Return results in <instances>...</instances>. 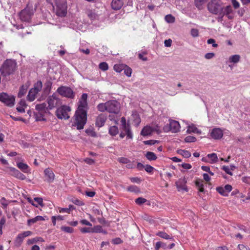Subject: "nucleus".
<instances>
[{"label":"nucleus","instance_id":"obj_1","mask_svg":"<svg viewBox=\"0 0 250 250\" xmlns=\"http://www.w3.org/2000/svg\"><path fill=\"white\" fill-rule=\"evenodd\" d=\"M17 68L16 61L13 59H6L0 68L1 74L6 77L14 73Z\"/></svg>","mask_w":250,"mask_h":250},{"label":"nucleus","instance_id":"obj_2","mask_svg":"<svg viewBox=\"0 0 250 250\" xmlns=\"http://www.w3.org/2000/svg\"><path fill=\"white\" fill-rule=\"evenodd\" d=\"M75 125L77 129L80 130L83 128L87 121V111L77 109L75 114Z\"/></svg>","mask_w":250,"mask_h":250},{"label":"nucleus","instance_id":"obj_3","mask_svg":"<svg viewBox=\"0 0 250 250\" xmlns=\"http://www.w3.org/2000/svg\"><path fill=\"white\" fill-rule=\"evenodd\" d=\"M208 10L212 14L219 15L224 9L221 0H211L207 5Z\"/></svg>","mask_w":250,"mask_h":250},{"label":"nucleus","instance_id":"obj_4","mask_svg":"<svg viewBox=\"0 0 250 250\" xmlns=\"http://www.w3.org/2000/svg\"><path fill=\"white\" fill-rule=\"evenodd\" d=\"M56 6V15L60 17H64L67 13L66 0H54Z\"/></svg>","mask_w":250,"mask_h":250},{"label":"nucleus","instance_id":"obj_5","mask_svg":"<svg viewBox=\"0 0 250 250\" xmlns=\"http://www.w3.org/2000/svg\"><path fill=\"white\" fill-rule=\"evenodd\" d=\"M42 87V82L41 81H38L34 84V87L29 90L27 99L30 102L33 101L35 99L37 94L41 91Z\"/></svg>","mask_w":250,"mask_h":250},{"label":"nucleus","instance_id":"obj_6","mask_svg":"<svg viewBox=\"0 0 250 250\" xmlns=\"http://www.w3.org/2000/svg\"><path fill=\"white\" fill-rule=\"evenodd\" d=\"M70 110L71 108L69 106L62 105L56 110V115L59 119L67 120L70 118L68 113Z\"/></svg>","mask_w":250,"mask_h":250},{"label":"nucleus","instance_id":"obj_7","mask_svg":"<svg viewBox=\"0 0 250 250\" xmlns=\"http://www.w3.org/2000/svg\"><path fill=\"white\" fill-rule=\"evenodd\" d=\"M34 14L33 8L27 6L20 13V19L22 21L29 22Z\"/></svg>","mask_w":250,"mask_h":250},{"label":"nucleus","instance_id":"obj_8","mask_svg":"<svg viewBox=\"0 0 250 250\" xmlns=\"http://www.w3.org/2000/svg\"><path fill=\"white\" fill-rule=\"evenodd\" d=\"M0 101L6 106L13 107L15 104V98L13 95H9L6 93H0Z\"/></svg>","mask_w":250,"mask_h":250},{"label":"nucleus","instance_id":"obj_9","mask_svg":"<svg viewBox=\"0 0 250 250\" xmlns=\"http://www.w3.org/2000/svg\"><path fill=\"white\" fill-rule=\"evenodd\" d=\"M107 111L109 113L118 114L120 109V103L116 100H110L106 102Z\"/></svg>","mask_w":250,"mask_h":250},{"label":"nucleus","instance_id":"obj_10","mask_svg":"<svg viewBox=\"0 0 250 250\" xmlns=\"http://www.w3.org/2000/svg\"><path fill=\"white\" fill-rule=\"evenodd\" d=\"M57 91L61 95L68 98H73L75 96V93L69 87L61 86L57 89Z\"/></svg>","mask_w":250,"mask_h":250},{"label":"nucleus","instance_id":"obj_11","mask_svg":"<svg viewBox=\"0 0 250 250\" xmlns=\"http://www.w3.org/2000/svg\"><path fill=\"white\" fill-rule=\"evenodd\" d=\"M59 99L55 94L49 96L47 99L48 107L49 110H51L58 105Z\"/></svg>","mask_w":250,"mask_h":250},{"label":"nucleus","instance_id":"obj_12","mask_svg":"<svg viewBox=\"0 0 250 250\" xmlns=\"http://www.w3.org/2000/svg\"><path fill=\"white\" fill-rule=\"evenodd\" d=\"M87 94L83 93L79 102V105L77 109L86 110L88 109V104L87 102Z\"/></svg>","mask_w":250,"mask_h":250},{"label":"nucleus","instance_id":"obj_13","mask_svg":"<svg viewBox=\"0 0 250 250\" xmlns=\"http://www.w3.org/2000/svg\"><path fill=\"white\" fill-rule=\"evenodd\" d=\"M107 114L101 113L97 116L95 121V125L97 127H101L103 126L107 120Z\"/></svg>","mask_w":250,"mask_h":250},{"label":"nucleus","instance_id":"obj_14","mask_svg":"<svg viewBox=\"0 0 250 250\" xmlns=\"http://www.w3.org/2000/svg\"><path fill=\"white\" fill-rule=\"evenodd\" d=\"M45 174V180L48 183H52L55 178V175L51 169L49 168H46L44 170Z\"/></svg>","mask_w":250,"mask_h":250},{"label":"nucleus","instance_id":"obj_15","mask_svg":"<svg viewBox=\"0 0 250 250\" xmlns=\"http://www.w3.org/2000/svg\"><path fill=\"white\" fill-rule=\"evenodd\" d=\"M222 130L218 128H213L210 132V136L214 139H221L223 136Z\"/></svg>","mask_w":250,"mask_h":250},{"label":"nucleus","instance_id":"obj_16","mask_svg":"<svg viewBox=\"0 0 250 250\" xmlns=\"http://www.w3.org/2000/svg\"><path fill=\"white\" fill-rule=\"evenodd\" d=\"M11 175L21 180H25L26 176L19 171L18 169L11 167L10 169Z\"/></svg>","mask_w":250,"mask_h":250},{"label":"nucleus","instance_id":"obj_17","mask_svg":"<svg viewBox=\"0 0 250 250\" xmlns=\"http://www.w3.org/2000/svg\"><path fill=\"white\" fill-rule=\"evenodd\" d=\"M36 109L40 112L42 116H43L44 113H47L49 110L48 107L46 106V104L45 103L37 104L36 105Z\"/></svg>","mask_w":250,"mask_h":250},{"label":"nucleus","instance_id":"obj_18","mask_svg":"<svg viewBox=\"0 0 250 250\" xmlns=\"http://www.w3.org/2000/svg\"><path fill=\"white\" fill-rule=\"evenodd\" d=\"M169 129L173 133H176L180 130V124L178 122L172 120L169 123Z\"/></svg>","mask_w":250,"mask_h":250},{"label":"nucleus","instance_id":"obj_19","mask_svg":"<svg viewBox=\"0 0 250 250\" xmlns=\"http://www.w3.org/2000/svg\"><path fill=\"white\" fill-rule=\"evenodd\" d=\"M187 181L185 180V178L180 179L179 181L176 182V186L177 188L179 191L180 190H185L186 191H188L187 187L186 186V183Z\"/></svg>","mask_w":250,"mask_h":250},{"label":"nucleus","instance_id":"obj_20","mask_svg":"<svg viewBox=\"0 0 250 250\" xmlns=\"http://www.w3.org/2000/svg\"><path fill=\"white\" fill-rule=\"evenodd\" d=\"M123 4L124 2L122 0H112L111 6L113 10H118L122 8Z\"/></svg>","mask_w":250,"mask_h":250},{"label":"nucleus","instance_id":"obj_21","mask_svg":"<svg viewBox=\"0 0 250 250\" xmlns=\"http://www.w3.org/2000/svg\"><path fill=\"white\" fill-rule=\"evenodd\" d=\"M123 131L126 135L127 139H132L133 138V134L131 130L130 125L127 124V126L122 127Z\"/></svg>","mask_w":250,"mask_h":250},{"label":"nucleus","instance_id":"obj_22","mask_svg":"<svg viewBox=\"0 0 250 250\" xmlns=\"http://www.w3.org/2000/svg\"><path fill=\"white\" fill-rule=\"evenodd\" d=\"M233 12V10L231 6L229 5L225 7H224V9L221 11L220 14V16H221V18H223L224 16L225 15H228L229 14H232Z\"/></svg>","mask_w":250,"mask_h":250},{"label":"nucleus","instance_id":"obj_23","mask_svg":"<svg viewBox=\"0 0 250 250\" xmlns=\"http://www.w3.org/2000/svg\"><path fill=\"white\" fill-rule=\"evenodd\" d=\"M28 88V85L26 84L21 85L18 94V97L21 98L22 96H23L26 93Z\"/></svg>","mask_w":250,"mask_h":250},{"label":"nucleus","instance_id":"obj_24","mask_svg":"<svg viewBox=\"0 0 250 250\" xmlns=\"http://www.w3.org/2000/svg\"><path fill=\"white\" fill-rule=\"evenodd\" d=\"M52 83L50 81H46L44 84L43 92L45 94H48L51 90Z\"/></svg>","mask_w":250,"mask_h":250},{"label":"nucleus","instance_id":"obj_25","mask_svg":"<svg viewBox=\"0 0 250 250\" xmlns=\"http://www.w3.org/2000/svg\"><path fill=\"white\" fill-rule=\"evenodd\" d=\"M24 238L23 237V236L21 233L19 234L17 236L16 239L15 240V246L16 247H20L22 243Z\"/></svg>","mask_w":250,"mask_h":250},{"label":"nucleus","instance_id":"obj_26","mask_svg":"<svg viewBox=\"0 0 250 250\" xmlns=\"http://www.w3.org/2000/svg\"><path fill=\"white\" fill-rule=\"evenodd\" d=\"M152 132V129L150 126H146L143 128L142 130L141 134L143 136H147L151 133Z\"/></svg>","mask_w":250,"mask_h":250},{"label":"nucleus","instance_id":"obj_27","mask_svg":"<svg viewBox=\"0 0 250 250\" xmlns=\"http://www.w3.org/2000/svg\"><path fill=\"white\" fill-rule=\"evenodd\" d=\"M145 156L149 161H154L157 159V157L154 152L147 151L145 154Z\"/></svg>","mask_w":250,"mask_h":250},{"label":"nucleus","instance_id":"obj_28","mask_svg":"<svg viewBox=\"0 0 250 250\" xmlns=\"http://www.w3.org/2000/svg\"><path fill=\"white\" fill-rule=\"evenodd\" d=\"M240 56L239 55H234L229 57V62H232L236 63L240 61Z\"/></svg>","mask_w":250,"mask_h":250},{"label":"nucleus","instance_id":"obj_29","mask_svg":"<svg viewBox=\"0 0 250 250\" xmlns=\"http://www.w3.org/2000/svg\"><path fill=\"white\" fill-rule=\"evenodd\" d=\"M39 241L44 242L43 239L40 237H37L32 239H28L27 243L28 245H32L34 243H37Z\"/></svg>","mask_w":250,"mask_h":250},{"label":"nucleus","instance_id":"obj_30","mask_svg":"<svg viewBox=\"0 0 250 250\" xmlns=\"http://www.w3.org/2000/svg\"><path fill=\"white\" fill-rule=\"evenodd\" d=\"M177 153L186 158H189L191 156V153L188 150L178 149L177 150Z\"/></svg>","mask_w":250,"mask_h":250},{"label":"nucleus","instance_id":"obj_31","mask_svg":"<svg viewBox=\"0 0 250 250\" xmlns=\"http://www.w3.org/2000/svg\"><path fill=\"white\" fill-rule=\"evenodd\" d=\"M17 166L18 168L21 170L23 172H28V166L26 164L20 162L17 164Z\"/></svg>","mask_w":250,"mask_h":250},{"label":"nucleus","instance_id":"obj_32","mask_svg":"<svg viewBox=\"0 0 250 250\" xmlns=\"http://www.w3.org/2000/svg\"><path fill=\"white\" fill-rule=\"evenodd\" d=\"M156 235L165 239H171L172 237L164 231H159L156 233Z\"/></svg>","mask_w":250,"mask_h":250},{"label":"nucleus","instance_id":"obj_33","mask_svg":"<svg viewBox=\"0 0 250 250\" xmlns=\"http://www.w3.org/2000/svg\"><path fill=\"white\" fill-rule=\"evenodd\" d=\"M119 132L118 128L116 126H112L109 128V133L112 136H115Z\"/></svg>","mask_w":250,"mask_h":250},{"label":"nucleus","instance_id":"obj_34","mask_svg":"<svg viewBox=\"0 0 250 250\" xmlns=\"http://www.w3.org/2000/svg\"><path fill=\"white\" fill-rule=\"evenodd\" d=\"M97 108L99 111L102 112H104L105 111H107L106 102H105V103L99 104L97 105Z\"/></svg>","mask_w":250,"mask_h":250},{"label":"nucleus","instance_id":"obj_35","mask_svg":"<svg viewBox=\"0 0 250 250\" xmlns=\"http://www.w3.org/2000/svg\"><path fill=\"white\" fill-rule=\"evenodd\" d=\"M85 133L89 136L96 137L97 136V133L92 128H89L85 130Z\"/></svg>","mask_w":250,"mask_h":250},{"label":"nucleus","instance_id":"obj_36","mask_svg":"<svg viewBox=\"0 0 250 250\" xmlns=\"http://www.w3.org/2000/svg\"><path fill=\"white\" fill-rule=\"evenodd\" d=\"M125 67V65L124 64H115L114 66V70L117 72H121Z\"/></svg>","mask_w":250,"mask_h":250},{"label":"nucleus","instance_id":"obj_37","mask_svg":"<svg viewBox=\"0 0 250 250\" xmlns=\"http://www.w3.org/2000/svg\"><path fill=\"white\" fill-rule=\"evenodd\" d=\"M165 19L168 23H173L175 21V18L170 14L167 15L165 16Z\"/></svg>","mask_w":250,"mask_h":250},{"label":"nucleus","instance_id":"obj_38","mask_svg":"<svg viewBox=\"0 0 250 250\" xmlns=\"http://www.w3.org/2000/svg\"><path fill=\"white\" fill-rule=\"evenodd\" d=\"M216 190L223 196H227L228 195V194L225 191V189L222 187L217 188Z\"/></svg>","mask_w":250,"mask_h":250},{"label":"nucleus","instance_id":"obj_39","mask_svg":"<svg viewBox=\"0 0 250 250\" xmlns=\"http://www.w3.org/2000/svg\"><path fill=\"white\" fill-rule=\"evenodd\" d=\"M124 70L125 74L126 76L128 77L131 76L132 73V69H131V68L129 67L128 66L125 65V69H124Z\"/></svg>","mask_w":250,"mask_h":250},{"label":"nucleus","instance_id":"obj_40","mask_svg":"<svg viewBox=\"0 0 250 250\" xmlns=\"http://www.w3.org/2000/svg\"><path fill=\"white\" fill-rule=\"evenodd\" d=\"M99 67L103 71H106L108 69V65L105 62H101L99 64Z\"/></svg>","mask_w":250,"mask_h":250},{"label":"nucleus","instance_id":"obj_41","mask_svg":"<svg viewBox=\"0 0 250 250\" xmlns=\"http://www.w3.org/2000/svg\"><path fill=\"white\" fill-rule=\"evenodd\" d=\"M208 157L211 159L212 163H214L217 162L218 157L216 154L214 153L209 154L208 155Z\"/></svg>","mask_w":250,"mask_h":250},{"label":"nucleus","instance_id":"obj_42","mask_svg":"<svg viewBox=\"0 0 250 250\" xmlns=\"http://www.w3.org/2000/svg\"><path fill=\"white\" fill-rule=\"evenodd\" d=\"M91 229H92L91 232H92V233L93 232L98 233V232H103L102 227L99 225L95 226L93 228H91Z\"/></svg>","mask_w":250,"mask_h":250},{"label":"nucleus","instance_id":"obj_43","mask_svg":"<svg viewBox=\"0 0 250 250\" xmlns=\"http://www.w3.org/2000/svg\"><path fill=\"white\" fill-rule=\"evenodd\" d=\"M61 230L67 233H72L73 232V229L70 227L62 226L61 227Z\"/></svg>","mask_w":250,"mask_h":250},{"label":"nucleus","instance_id":"obj_44","mask_svg":"<svg viewBox=\"0 0 250 250\" xmlns=\"http://www.w3.org/2000/svg\"><path fill=\"white\" fill-rule=\"evenodd\" d=\"M147 201L146 199L142 198V197H139L135 199V203L139 205H141L145 203H146Z\"/></svg>","mask_w":250,"mask_h":250},{"label":"nucleus","instance_id":"obj_45","mask_svg":"<svg viewBox=\"0 0 250 250\" xmlns=\"http://www.w3.org/2000/svg\"><path fill=\"white\" fill-rule=\"evenodd\" d=\"M196 141V138L195 137L188 136L185 138V141L187 143L194 142Z\"/></svg>","mask_w":250,"mask_h":250},{"label":"nucleus","instance_id":"obj_46","mask_svg":"<svg viewBox=\"0 0 250 250\" xmlns=\"http://www.w3.org/2000/svg\"><path fill=\"white\" fill-rule=\"evenodd\" d=\"M162 247L164 249H166V244L165 243H163L161 242H158L156 244V247L155 249L156 250H158L160 248Z\"/></svg>","mask_w":250,"mask_h":250},{"label":"nucleus","instance_id":"obj_47","mask_svg":"<svg viewBox=\"0 0 250 250\" xmlns=\"http://www.w3.org/2000/svg\"><path fill=\"white\" fill-rule=\"evenodd\" d=\"M88 17L91 20L95 19L96 17V15L92 10H89L87 12Z\"/></svg>","mask_w":250,"mask_h":250},{"label":"nucleus","instance_id":"obj_48","mask_svg":"<svg viewBox=\"0 0 250 250\" xmlns=\"http://www.w3.org/2000/svg\"><path fill=\"white\" fill-rule=\"evenodd\" d=\"M198 129L194 125L188 126L187 131L188 133L193 132L195 133L197 132Z\"/></svg>","mask_w":250,"mask_h":250},{"label":"nucleus","instance_id":"obj_49","mask_svg":"<svg viewBox=\"0 0 250 250\" xmlns=\"http://www.w3.org/2000/svg\"><path fill=\"white\" fill-rule=\"evenodd\" d=\"M190 32L191 35L193 37H197L199 36V31L197 29H191Z\"/></svg>","mask_w":250,"mask_h":250},{"label":"nucleus","instance_id":"obj_50","mask_svg":"<svg viewBox=\"0 0 250 250\" xmlns=\"http://www.w3.org/2000/svg\"><path fill=\"white\" fill-rule=\"evenodd\" d=\"M72 202L75 204V205H78V206H82L84 205V203L83 202V201L76 199L74 198L72 199L71 200Z\"/></svg>","mask_w":250,"mask_h":250},{"label":"nucleus","instance_id":"obj_51","mask_svg":"<svg viewBox=\"0 0 250 250\" xmlns=\"http://www.w3.org/2000/svg\"><path fill=\"white\" fill-rule=\"evenodd\" d=\"M34 201H36L38 204L40 205L42 207H43L44 205L43 204V200L42 198L41 197H35L34 199Z\"/></svg>","mask_w":250,"mask_h":250},{"label":"nucleus","instance_id":"obj_52","mask_svg":"<svg viewBox=\"0 0 250 250\" xmlns=\"http://www.w3.org/2000/svg\"><path fill=\"white\" fill-rule=\"evenodd\" d=\"M207 43L208 44H211L213 47H217L218 46V44L215 43V40L213 39H208Z\"/></svg>","mask_w":250,"mask_h":250},{"label":"nucleus","instance_id":"obj_53","mask_svg":"<svg viewBox=\"0 0 250 250\" xmlns=\"http://www.w3.org/2000/svg\"><path fill=\"white\" fill-rule=\"evenodd\" d=\"M80 231L83 233H89V232H91L92 229H91V228L84 227V228L80 229Z\"/></svg>","mask_w":250,"mask_h":250},{"label":"nucleus","instance_id":"obj_54","mask_svg":"<svg viewBox=\"0 0 250 250\" xmlns=\"http://www.w3.org/2000/svg\"><path fill=\"white\" fill-rule=\"evenodd\" d=\"M112 242L115 245H118L121 244L123 242V240H121L120 238H116L115 239H112Z\"/></svg>","mask_w":250,"mask_h":250},{"label":"nucleus","instance_id":"obj_55","mask_svg":"<svg viewBox=\"0 0 250 250\" xmlns=\"http://www.w3.org/2000/svg\"><path fill=\"white\" fill-rule=\"evenodd\" d=\"M144 167L145 170L149 173L152 172L154 169V168L152 166L148 165H146Z\"/></svg>","mask_w":250,"mask_h":250},{"label":"nucleus","instance_id":"obj_56","mask_svg":"<svg viewBox=\"0 0 250 250\" xmlns=\"http://www.w3.org/2000/svg\"><path fill=\"white\" fill-rule=\"evenodd\" d=\"M222 169L228 174L232 175V173L230 171V169L228 166H224Z\"/></svg>","mask_w":250,"mask_h":250},{"label":"nucleus","instance_id":"obj_57","mask_svg":"<svg viewBox=\"0 0 250 250\" xmlns=\"http://www.w3.org/2000/svg\"><path fill=\"white\" fill-rule=\"evenodd\" d=\"M118 160L120 163L123 164H128L129 162V160L128 159L124 157L119 158Z\"/></svg>","mask_w":250,"mask_h":250},{"label":"nucleus","instance_id":"obj_58","mask_svg":"<svg viewBox=\"0 0 250 250\" xmlns=\"http://www.w3.org/2000/svg\"><path fill=\"white\" fill-rule=\"evenodd\" d=\"M0 202L1 204V205L3 206V208H5L7 207L8 205V203L7 201L5 199V198H2L0 200Z\"/></svg>","mask_w":250,"mask_h":250},{"label":"nucleus","instance_id":"obj_59","mask_svg":"<svg viewBox=\"0 0 250 250\" xmlns=\"http://www.w3.org/2000/svg\"><path fill=\"white\" fill-rule=\"evenodd\" d=\"M215 56V54L214 53H208L205 54V58L206 59H210L213 58Z\"/></svg>","mask_w":250,"mask_h":250},{"label":"nucleus","instance_id":"obj_60","mask_svg":"<svg viewBox=\"0 0 250 250\" xmlns=\"http://www.w3.org/2000/svg\"><path fill=\"white\" fill-rule=\"evenodd\" d=\"M37 221L36 217H35L34 218L28 219L27 220V225L28 226H31L32 224L36 223Z\"/></svg>","mask_w":250,"mask_h":250},{"label":"nucleus","instance_id":"obj_61","mask_svg":"<svg viewBox=\"0 0 250 250\" xmlns=\"http://www.w3.org/2000/svg\"><path fill=\"white\" fill-rule=\"evenodd\" d=\"M223 188L228 194L232 190V186L230 185H227Z\"/></svg>","mask_w":250,"mask_h":250},{"label":"nucleus","instance_id":"obj_62","mask_svg":"<svg viewBox=\"0 0 250 250\" xmlns=\"http://www.w3.org/2000/svg\"><path fill=\"white\" fill-rule=\"evenodd\" d=\"M203 181L202 180H197L195 182L196 186L199 188L202 187H204Z\"/></svg>","mask_w":250,"mask_h":250},{"label":"nucleus","instance_id":"obj_63","mask_svg":"<svg viewBox=\"0 0 250 250\" xmlns=\"http://www.w3.org/2000/svg\"><path fill=\"white\" fill-rule=\"evenodd\" d=\"M84 161L87 164H89V165H92L93 164H94L95 163V161L94 160L91 159V158H87L86 159H85L84 160Z\"/></svg>","mask_w":250,"mask_h":250},{"label":"nucleus","instance_id":"obj_64","mask_svg":"<svg viewBox=\"0 0 250 250\" xmlns=\"http://www.w3.org/2000/svg\"><path fill=\"white\" fill-rule=\"evenodd\" d=\"M238 247L239 250H250L249 248L242 244L239 245Z\"/></svg>","mask_w":250,"mask_h":250}]
</instances>
